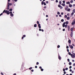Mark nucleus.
I'll return each instance as SVG.
<instances>
[{
  "label": "nucleus",
  "instance_id": "obj_1",
  "mask_svg": "<svg viewBox=\"0 0 75 75\" xmlns=\"http://www.w3.org/2000/svg\"><path fill=\"white\" fill-rule=\"evenodd\" d=\"M69 22L68 21H67L65 22H64L62 24V27H65V24H68Z\"/></svg>",
  "mask_w": 75,
  "mask_h": 75
},
{
  "label": "nucleus",
  "instance_id": "obj_2",
  "mask_svg": "<svg viewBox=\"0 0 75 75\" xmlns=\"http://www.w3.org/2000/svg\"><path fill=\"white\" fill-rule=\"evenodd\" d=\"M3 13H6L8 15H9V11H8L6 10H6H5L3 11Z\"/></svg>",
  "mask_w": 75,
  "mask_h": 75
},
{
  "label": "nucleus",
  "instance_id": "obj_3",
  "mask_svg": "<svg viewBox=\"0 0 75 75\" xmlns=\"http://www.w3.org/2000/svg\"><path fill=\"white\" fill-rule=\"evenodd\" d=\"M71 57L72 58H75V55H74L72 54H71Z\"/></svg>",
  "mask_w": 75,
  "mask_h": 75
},
{
  "label": "nucleus",
  "instance_id": "obj_4",
  "mask_svg": "<svg viewBox=\"0 0 75 75\" xmlns=\"http://www.w3.org/2000/svg\"><path fill=\"white\" fill-rule=\"evenodd\" d=\"M38 26L39 28H41V25L40 24H38Z\"/></svg>",
  "mask_w": 75,
  "mask_h": 75
},
{
  "label": "nucleus",
  "instance_id": "obj_5",
  "mask_svg": "<svg viewBox=\"0 0 75 75\" xmlns=\"http://www.w3.org/2000/svg\"><path fill=\"white\" fill-rule=\"evenodd\" d=\"M69 46L70 47V48H71V49H72L73 48V46L72 45L71 46L70 45H69Z\"/></svg>",
  "mask_w": 75,
  "mask_h": 75
},
{
  "label": "nucleus",
  "instance_id": "obj_6",
  "mask_svg": "<svg viewBox=\"0 0 75 75\" xmlns=\"http://www.w3.org/2000/svg\"><path fill=\"white\" fill-rule=\"evenodd\" d=\"M70 35L71 37H72V35H73V33H72V32H71Z\"/></svg>",
  "mask_w": 75,
  "mask_h": 75
},
{
  "label": "nucleus",
  "instance_id": "obj_7",
  "mask_svg": "<svg viewBox=\"0 0 75 75\" xmlns=\"http://www.w3.org/2000/svg\"><path fill=\"white\" fill-rule=\"evenodd\" d=\"M69 7H72V4H69Z\"/></svg>",
  "mask_w": 75,
  "mask_h": 75
},
{
  "label": "nucleus",
  "instance_id": "obj_8",
  "mask_svg": "<svg viewBox=\"0 0 75 75\" xmlns=\"http://www.w3.org/2000/svg\"><path fill=\"white\" fill-rule=\"evenodd\" d=\"M10 16L11 17H13L14 16V15L13 13H11L10 14Z\"/></svg>",
  "mask_w": 75,
  "mask_h": 75
},
{
  "label": "nucleus",
  "instance_id": "obj_9",
  "mask_svg": "<svg viewBox=\"0 0 75 75\" xmlns=\"http://www.w3.org/2000/svg\"><path fill=\"white\" fill-rule=\"evenodd\" d=\"M66 4H70V2H69V1L67 2Z\"/></svg>",
  "mask_w": 75,
  "mask_h": 75
},
{
  "label": "nucleus",
  "instance_id": "obj_10",
  "mask_svg": "<svg viewBox=\"0 0 75 75\" xmlns=\"http://www.w3.org/2000/svg\"><path fill=\"white\" fill-rule=\"evenodd\" d=\"M58 58H59V59H60V60L61 59V57H60V56H59V55L58 56Z\"/></svg>",
  "mask_w": 75,
  "mask_h": 75
},
{
  "label": "nucleus",
  "instance_id": "obj_11",
  "mask_svg": "<svg viewBox=\"0 0 75 75\" xmlns=\"http://www.w3.org/2000/svg\"><path fill=\"white\" fill-rule=\"evenodd\" d=\"M37 24H35V25H34V27H37Z\"/></svg>",
  "mask_w": 75,
  "mask_h": 75
},
{
  "label": "nucleus",
  "instance_id": "obj_12",
  "mask_svg": "<svg viewBox=\"0 0 75 75\" xmlns=\"http://www.w3.org/2000/svg\"><path fill=\"white\" fill-rule=\"evenodd\" d=\"M71 40H69L68 41V42L69 43V44H71Z\"/></svg>",
  "mask_w": 75,
  "mask_h": 75
},
{
  "label": "nucleus",
  "instance_id": "obj_13",
  "mask_svg": "<svg viewBox=\"0 0 75 75\" xmlns=\"http://www.w3.org/2000/svg\"><path fill=\"white\" fill-rule=\"evenodd\" d=\"M68 30H69L70 29V27H69V25H68Z\"/></svg>",
  "mask_w": 75,
  "mask_h": 75
},
{
  "label": "nucleus",
  "instance_id": "obj_14",
  "mask_svg": "<svg viewBox=\"0 0 75 75\" xmlns=\"http://www.w3.org/2000/svg\"><path fill=\"white\" fill-rule=\"evenodd\" d=\"M62 6H64V7L65 6V4H62Z\"/></svg>",
  "mask_w": 75,
  "mask_h": 75
},
{
  "label": "nucleus",
  "instance_id": "obj_15",
  "mask_svg": "<svg viewBox=\"0 0 75 75\" xmlns=\"http://www.w3.org/2000/svg\"><path fill=\"white\" fill-rule=\"evenodd\" d=\"M64 27H65V28H67V27H68V25H65V26Z\"/></svg>",
  "mask_w": 75,
  "mask_h": 75
},
{
  "label": "nucleus",
  "instance_id": "obj_16",
  "mask_svg": "<svg viewBox=\"0 0 75 75\" xmlns=\"http://www.w3.org/2000/svg\"><path fill=\"white\" fill-rule=\"evenodd\" d=\"M67 20H69V19H70V17H68L67 18Z\"/></svg>",
  "mask_w": 75,
  "mask_h": 75
},
{
  "label": "nucleus",
  "instance_id": "obj_17",
  "mask_svg": "<svg viewBox=\"0 0 75 75\" xmlns=\"http://www.w3.org/2000/svg\"><path fill=\"white\" fill-rule=\"evenodd\" d=\"M70 2L71 3H73V0H71L70 1Z\"/></svg>",
  "mask_w": 75,
  "mask_h": 75
},
{
  "label": "nucleus",
  "instance_id": "obj_18",
  "mask_svg": "<svg viewBox=\"0 0 75 75\" xmlns=\"http://www.w3.org/2000/svg\"><path fill=\"white\" fill-rule=\"evenodd\" d=\"M68 54H69V55H71V54H72L70 52H69L68 53Z\"/></svg>",
  "mask_w": 75,
  "mask_h": 75
},
{
  "label": "nucleus",
  "instance_id": "obj_19",
  "mask_svg": "<svg viewBox=\"0 0 75 75\" xmlns=\"http://www.w3.org/2000/svg\"><path fill=\"white\" fill-rule=\"evenodd\" d=\"M44 1H42V3H41V4H42V5H43V4H44Z\"/></svg>",
  "mask_w": 75,
  "mask_h": 75
},
{
  "label": "nucleus",
  "instance_id": "obj_20",
  "mask_svg": "<svg viewBox=\"0 0 75 75\" xmlns=\"http://www.w3.org/2000/svg\"><path fill=\"white\" fill-rule=\"evenodd\" d=\"M61 21H62V22H64V20L63 19H62L61 20Z\"/></svg>",
  "mask_w": 75,
  "mask_h": 75
},
{
  "label": "nucleus",
  "instance_id": "obj_21",
  "mask_svg": "<svg viewBox=\"0 0 75 75\" xmlns=\"http://www.w3.org/2000/svg\"><path fill=\"white\" fill-rule=\"evenodd\" d=\"M62 3V1H59V4H61Z\"/></svg>",
  "mask_w": 75,
  "mask_h": 75
},
{
  "label": "nucleus",
  "instance_id": "obj_22",
  "mask_svg": "<svg viewBox=\"0 0 75 75\" xmlns=\"http://www.w3.org/2000/svg\"><path fill=\"white\" fill-rule=\"evenodd\" d=\"M74 12H72L71 14V16H73V15H74Z\"/></svg>",
  "mask_w": 75,
  "mask_h": 75
},
{
  "label": "nucleus",
  "instance_id": "obj_23",
  "mask_svg": "<svg viewBox=\"0 0 75 75\" xmlns=\"http://www.w3.org/2000/svg\"><path fill=\"white\" fill-rule=\"evenodd\" d=\"M73 28H71V31L72 32L73 31Z\"/></svg>",
  "mask_w": 75,
  "mask_h": 75
},
{
  "label": "nucleus",
  "instance_id": "obj_24",
  "mask_svg": "<svg viewBox=\"0 0 75 75\" xmlns=\"http://www.w3.org/2000/svg\"><path fill=\"white\" fill-rule=\"evenodd\" d=\"M70 9H68L67 11H70Z\"/></svg>",
  "mask_w": 75,
  "mask_h": 75
},
{
  "label": "nucleus",
  "instance_id": "obj_25",
  "mask_svg": "<svg viewBox=\"0 0 75 75\" xmlns=\"http://www.w3.org/2000/svg\"><path fill=\"white\" fill-rule=\"evenodd\" d=\"M33 69V68L32 67H31L29 69L30 70H31V69Z\"/></svg>",
  "mask_w": 75,
  "mask_h": 75
},
{
  "label": "nucleus",
  "instance_id": "obj_26",
  "mask_svg": "<svg viewBox=\"0 0 75 75\" xmlns=\"http://www.w3.org/2000/svg\"><path fill=\"white\" fill-rule=\"evenodd\" d=\"M72 64V63L71 62H69V65H71Z\"/></svg>",
  "mask_w": 75,
  "mask_h": 75
},
{
  "label": "nucleus",
  "instance_id": "obj_27",
  "mask_svg": "<svg viewBox=\"0 0 75 75\" xmlns=\"http://www.w3.org/2000/svg\"><path fill=\"white\" fill-rule=\"evenodd\" d=\"M64 17L65 18H67V15H65V16H64Z\"/></svg>",
  "mask_w": 75,
  "mask_h": 75
},
{
  "label": "nucleus",
  "instance_id": "obj_28",
  "mask_svg": "<svg viewBox=\"0 0 75 75\" xmlns=\"http://www.w3.org/2000/svg\"><path fill=\"white\" fill-rule=\"evenodd\" d=\"M9 10L10 11H12V10H13V9H12V8H11V9H10Z\"/></svg>",
  "mask_w": 75,
  "mask_h": 75
},
{
  "label": "nucleus",
  "instance_id": "obj_29",
  "mask_svg": "<svg viewBox=\"0 0 75 75\" xmlns=\"http://www.w3.org/2000/svg\"><path fill=\"white\" fill-rule=\"evenodd\" d=\"M63 71H64V72L65 71V69H63Z\"/></svg>",
  "mask_w": 75,
  "mask_h": 75
},
{
  "label": "nucleus",
  "instance_id": "obj_30",
  "mask_svg": "<svg viewBox=\"0 0 75 75\" xmlns=\"http://www.w3.org/2000/svg\"><path fill=\"white\" fill-rule=\"evenodd\" d=\"M44 6H46V3H45V2L44 3Z\"/></svg>",
  "mask_w": 75,
  "mask_h": 75
},
{
  "label": "nucleus",
  "instance_id": "obj_31",
  "mask_svg": "<svg viewBox=\"0 0 75 75\" xmlns=\"http://www.w3.org/2000/svg\"><path fill=\"white\" fill-rule=\"evenodd\" d=\"M9 6H8V8H7V10H9L10 9V8H9Z\"/></svg>",
  "mask_w": 75,
  "mask_h": 75
},
{
  "label": "nucleus",
  "instance_id": "obj_32",
  "mask_svg": "<svg viewBox=\"0 0 75 75\" xmlns=\"http://www.w3.org/2000/svg\"><path fill=\"white\" fill-rule=\"evenodd\" d=\"M44 70V69H41V71H43Z\"/></svg>",
  "mask_w": 75,
  "mask_h": 75
},
{
  "label": "nucleus",
  "instance_id": "obj_33",
  "mask_svg": "<svg viewBox=\"0 0 75 75\" xmlns=\"http://www.w3.org/2000/svg\"><path fill=\"white\" fill-rule=\"evenodd\" d=\"M60 13H59V12H57V14H60Z\"/></svg>",
  "mask_w": 75,
  "mask_h": 75
},
{
  "label": "nucleus",
  "instance_id": "obj_34",
  "mask_svg": "<svg viewBox=\"0 0 75 75\" xmlns=\"http://www.w3.org/2000/svg\"><path fill=\"white\" fill-rule=\"evenodd\" d=\"M9 13V14H12V12H10Z\"/></svg>",
  "mask_w": 75,
  "mask_h": 75
},
{
  "label": "nucleus",
  "instance_id": "obj_35",
  "mask_svg": "<svg viewBox=\"0 0 75 75\" xmlns=\"http://www.w3.org/2000/svg\"><path fill=\"white\" fill-rule=\"evenodd\" d=\"M58 6L59 7H61V5H58Z\"/></svg>",
  "mask_w": 75,
  "mask_h": 75
},
{
  "label": "nucleus",
  "instance_id": "obj_36",
  "mask_svg": "<svg viewBox=\"0 0 75 75\" xmlns=\"http://www.w3.org/2000/svg\"><path fill=\"white\" fill-rule=\"evenodd\" d=\"M37 24H39V21H37Z\"/></svg>",
  "mask_w": 75,
  "mask_h": 75
},
{
  "label": "nucleus",
  "instance_id": "obj_37",
  "mask_svg": "<svg viewBox=\"0 0 75 75\" xmlns=\"http://www.w3.org/2000/svg\"><path fill=\"white\" fill-rule=\"evenodd\" d=\"M71 68H72V66H70L69 67V69H71Z\"/></svg>",
  "mask_w": 75,
  "mask_h": 75
},
{
  "label": "nucleus",
  "instance_id": "obj_38",
  "mask_svg": "<svg viewBox=\"0 0 75 75\" xmlns=\"http://www.w3.org/2000/svg\"><path fill=\"white\" fill-rule=\"evenodd\" d=\"M68 68H65V70H68Z\"/></svg>",
  "mask_w": 75,
  "mask_h": 75
},
{
  "label": "nucleus",
  "instance_id": "obj_39",
  "mask_svg": "<svg viewBox=\"0 0 75 75\" xmlns=\"http://www.w3.org/2000/svg\"><path fill=\"white\" fill-rule=\"evenodd\" d=\"M63 3H65V1H63Z\"/></svg>",
  "mask_w": 75,
  "mask_h": 75
},
{
  "label": "nucleus",
  "instance_id": "obj_40",
  "mask_svg": "<svg viewBox=\"0 0 75 75\" xmlns=\"http://www.w3.org/2000/svg\"><path fill=\"white\" fill-rule=\"evenodd\" d=\"M59 47H60V46L58 45L57 46V48H59Z\"/></svg>",
  "mask_w": 75,
  "mask_h": 75
},
{
  "label": "nucleus",
  "instance_id": "obj_41",
  "mask_svg": "<svg viewBox=\"0 0 75 75\" xmlns=\"http://www.w3.org/2000/svg\"><path fill=\"white\" fill-rule=\"evenodd\" d=\"M66 48H67V49H68V48H69V47H68V46H67L66 47Z\"/></svg>",
  "mask_w": 75,
  "mask_h": 75
},
{
  "label": "nucleus",
  "instance_id": "obj_42",
  "mask_svg": "<svg viewBox=\"0 0 75 75\" xmlns=\"http://www.w3.org/2000/svg\"><path fill=\"white\" fill-rule=\"evenodd\" d=\"M36 64L37 65H38V64H39V63H38V62H37L36 63Z\"/></svg>",
  "mask_w": 75,
  "mask_h": 75
},
{
  "label": "nucleus",
  "instance_id": "obj_43",
  "mask_svg": "<svg viewBox=\"0 0 75 75\" xmlns=\"http://www.w3.org/2000/svg\"><path fill=\"white\" fill-rule=\"evenodd\" d=\"M10 6H12V3H10V4H9Z\"/></svg>",
  "mask_w": 75,
  "mask_h": 75
},
{
  "label": "nucleus",
  "instance_id": "obj_44",
  "mask_svg": "<svg viewBox=\"0 0 75 75\" xmlns=\"http://www.w3.org/2000/svg\"><path fill=\"white\" fill-rule=\"evenodd\" d=\"M7 5H8V7H10V4H7Z\"/></svg>",
  "mask_w": 75,
  "mask_h": 75
},
{
  "label": "nucleus",
  "instance_id": "obj_45",
  "mask_svg": "<svg viewBox=\"0 0 75 75\" xmlns=\"http://www.w3.org/2000/svg\"><path fill=\"white\" fill-rule=\"evenodd\" d=\"M2 15H3V13H1L0 14V16H2Z\"/></svg>",
  "mask_w": 75,
  "mask_h": 75
},
{
  "label": "nucleus",
  "instance_id": "obj_46",
  "mask_svg": "<svg viewBox=\"0 0 75 75\" xmlns=\"http://www.w3.org/2000/svg\"><path fill=\"white\" fill-rule=\"evenodd\" d=\"M67 61H68V62H69V59H67Z\"/></svg>",
  "mask_w": 75,
  "mask_h": 75
},
{
  "label": "nucleus",
  "instance_id": "obj_47",
  "mask_svg": "<svg viewBox=\"0 0 75 75\" xmlns=\"http://www.w3.org/2000/svg\"><path fill=\"white\" fill-rule=\"evenodd\" d=\"M56 3H58V1L57 0H56Z\"/></svg>",
  "mask_w": 75,
  "mask_h": 75
},
{
  "label": "nucleus",
  "instance_id": "obj_48",
  "mask_svg": "<svg viewBox=\"0 0 75 75\" xmlns=\"http://www.w3.org/2000/svg\"><path fill=\"white\" fill-rule=\"evenodd\" d=\"M63 8V7H62V6L61 7V6L60 9H62Z\"/></svg>",
  "mask_w": 75,
  "mask_h": 75
},
{
  "label": "nucleus",
  "instance_id": "obj_49",
  "mask_svg": "<svg viewBox=\"0 0 75 75\" xmlns=\"http://www.w3.org/2000/svg\"><path fill=\"white\" fill-rule=\"evenodd\" d=\"M46 3H47V4H48V1H46Z\"/></svg>",
  "mask_w": 75,
  "mask_h": 75
},
{
  "label": "nucleus",
  "instance_id": "obj_50",
  "mask_svg": "<svg viewBox=\"0 0 75 75\" xmlns=\"http://www.w3.org/2000/svg\"><path fill=\"white\" fill-rule=\"evenodd\" d=\"M61 15H63V14H64V13H63V12H62L61 13Z\"/></svg>",
  "mask_w": 75,
  "mask_h": 75
},
{
  "label": "nucleus",
  "instance_id": "obj_51",
  "mask_svg": "<svg viewBox=\"0 0 75 75\" xmlns=\"http://www.w3.org/2000/svg\"><path fill=\"white\" fill-rule=\"evenodd\" d=\"M67 51L68 52H69V49H67Z\"/></svg>",
  "mask_w": 75,
  "mask_h": 75
},
{
  "label": "nucleus",
  "instance_id": "obj_52",
  "mask_svg": "<svg viewBox=\"0 0 75 75\" xmlns=\"http://www.w3.org/2000/svg\"><path fill=\"white\" fill-rule=\"evenodd\" d=\"M59 17H62V16H61V15H59Z\"/></svg>",
  "mask_w": 75,
  "mask_h": 75
},
{
  "label": "nucleus",
  "instance_id": "obj_53",
  "mask_svg": "<svg viewBox=\"0 0 75 75\" xmlns=\"http://www.w3.org/2000/svg\"><path fill=\"white\" fill-rule=\"evenodd\" d=\"M69 71L70 72H72V69H70Z\"/></svg>",
  "mask_w": 75,
  "mask_h": 75
},
{
  "label": "nucleus",
  "instance_id": "obj_54",
  "mask_svg": "<svg viewBox=\"0 0 75 75\" xmlns=\"http://www.w3.org/2000/svg\"><path fill=\"white\" fill-rule=\"evenodd\" d=\"M44 8H47V7L46 6H44Z\"/></svg>",
  "mask_w": 75,
  "mask_h": 75
},
{
  "label": "nucleus",
  "instance_id": "obj_55",
  "mask_svg": "<svg viewBox=\"0 0 75 75\" xmlns=\"http://www.w3.org/2000/svg\"><path fill=\"white\" fill-rule=\"evenodd\" d=\"M65 29H63V31H65Z\"/></svg>",
  "mask_w": 75,
  "mask_h": 75
},
{
  "label": "nucleus",
  "instance_id": "obj_56",
  "mask_svg": "<svg viewBox=\"0 0 75 75\" xmlns=\"http://www.w3.org/2000/svg\"><path fill=\"white\" fill-rule=\"evenodd\" d=\"M23 37H25V35H23Z\"/></svg>",
  "mask_w": 75,
  "mask_h": 75
},
{
  "label": "nucleus",
  "instance_id": "obj_57",
  "mask_svg": "<svg viewBox=\"0 0 75 75\" xmlns=\"http://www.w3.org/2000/svg\"><path fill=\"white\" fill-rule=\"evenodd\" d=\"M64 74H66V72L64 71Z\"/></svg>",
  "mask_w": 75,
  "mask_h": 75
},
{
  "label": "nucleus",
  "instance_id": "obj_58",
  "mask_svg": "<svg viewBox=\"0 0 75 75\" xmlns=\"http://www.w3.org/2000/svg\"><path fill=\"white\" fill-rule=\"evenodd\" d=\"M41 30H42L41 29H39V31H41Z\"/></svg>",
  "mask_w": 75,
  "mask_h": 75
},
{
  "label": "nucleus",
  "instance_id": "obj_59",
  "mask_svg": "<svg viewBox=\"0 0 75 75\" xmlns=\"http://www.w3.org/2000/svg\"><path fill=\"white\" fill-rule=\"evenodd\" d=\"M31 72H33V71H34V70H33V69L32 70H31Z\"/></svg>",
  "mask_w": 75,
  "mask_h": 75
},
{
  "label": "nucleus",
  "instance_id": "obj_60",
  "mask_svg": "<svg viewBox=\"0 0 75 75\" xmlns=\"http://www.w3.org/2000/svg\"><path fill=\"white\" fill-rule=\"evenodd\" d=\"M42 31V32H44V30L43 29H42L41 30Z\"/></svg>",
  "mask_w": 75,
  "mask_h": 75
},
{
  "label": "nucleus",
  "instance_id": "obj_61",
  "mask_svg": "<svg viewBox=\"0 0 75 75\" xmlns=\"http://www.w3.org/2000/svg\"><path fill=\"white\" fill-rule=\"evenodd\" d=\"M39 68H40V69H41V68H42V67H39Z\"/></svg>",
  "mask_w": 75,
  "mask_h": 75
},
{
  "label": "nucleus",
  "instance_id": "obj_62",
  "mask_svg": "<svg viewBox=\"0 0 75 75\" xmlns=\"http://www.w3.org/2000/svg\"><path fill=\"white\" fill-rule=\"evenodd\" d=\"M73 66H75V63H74V64H73Z\"/></svg>",
  "mask_w": 75,
  "mask_h": 75
},
{
  "label": "nucleus",
  "instance_id": "obj_63",
  "mask_svg": "<svg viewBox=\"0 0 75 75\" xmlns=\"http://www.w3.org/2000/svg\"><path fill=\"white\" fill-rule=\"evenodd\" d=\"M75 10V9H74L73 10V12H74Z\"/></svg>",
  "mask_w": 75,
  "mask_h": 75
},
{
  "label": "nucleus",
  "instance_id": "obj_64",
  "mask_svg": "<svg viewBox=\"0 0 75 75\" xmlns=\"http://www.w3.org/2000/svg\"><path fill=\"white\" fill-rule=\"evenodd\" d=\"M13 75H16V74L15 73L13 74Z\"/></svg>",
  "mask_w": 75,
  "mask_h": 75
}]
</instances>
